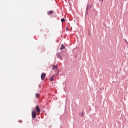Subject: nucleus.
<instances>
[{
  "mask_svg": "<svg viewBox=\"0 0 128 128\" xmlns=\"http://www.w3.org/2000/svg\"><path fill=\"white\" fill-rule=\"evenodd\" d=\"M50 82H53V80H54V78H53L52 77V78H50Z\"/></svg>",
  "mask_w": 128,
  "mask_h": 128,
  "instance_id": "obj_12",
  "label": "nucleus"
},
{
  "mask_svg": "<svg viewBox=\"0 0 128 128\" xmlns=\"http://www.w3.org/2000/svg\"><path fill=\"white\" fill-rule=\"evenodd\" d=\"M100 2V0H102V2H104V0H99Z\"/></svg>",
  "mask_w": 128,
  "mask_h": 128,
  "instance_id": "obj_15",
  "label": "nucleus"
},
{
  "mask_svg": "<svg viewBox=\"0 0 128 128\" xmlns=\"http://www.w3.org/2000/svg\"><path fill=\"white\" fill-rule=\"evenodd\" d=\"M46 73H42L41 74V80H44V78H46Z\"/></svg>",
  "mask_w": 128,
  "mask_h": 128,
  "instance_id": "obj_3",
  "label": "nucleus"
},
{
  "mask_svg": "<svg viewBox=\"0 0 128 128\" xmlns=\"http://www.w3.org/2000/svg\"><path fill=\"white\" fill-rule=\"evenodd\" d=\"M36 118V112L33 110L32 112V118L34 120Z\"/></svg>",
  "mask_w": 128,
  "mask_h": 128,
  "instance_id": "obj_1",
  "label": "nucleus"
},
{
  "mask_svg": "<svg viewBox=\"0 0 128 128\" xmlns=\"http://www.w3.org/2000/svg\"><path fill=\"white\" fill-rule=\"evenodd\" d=\"M54 76H53V78L54 77Z\"/></svg>",
  "mask_w": 128,
  "mask_h": 128,
  "instance_id": "obj_16",
  "label": "nucleus"
},
{
  "mask_svg": "<svg viewBox=\"0 0 128 128\" xmlns=\"http://www.w3.org/2000/svg\"><path fill=\"white\" fill-rule=\"evenodd\" d=\"M125 42H126V44H128V41L126 40H125Z\"/></svg>",
  "mask_w": 128,
  "mask_h": 128,
  "instance_id": "obj_14",
  "label": "nucleus"
},
{
  "mask_svg": "<svg viewBox=\"0 0 128 128\" xmlns=\"http://www.w3.org/2000/svg\"><path fill=\"white\" fill-rule=\"evenodd\" d=\"M90 8V6H87L86 8V14H88V9Z\"/></svg>",
  "mask_w": 128,
  "mask_h": 128,
  "instance_id": "obj_7",
  "label": "nucleus"
},
{
  "mask_svg": "<svg viewBox=\"0 0 128 128\" xmlns=\"http://www.w3.org/2000/svg\"><path fill=\"white\" fill-rule=\"evenodd\" d=\"M57 57L58 58H62V56H60V52H58L57 54Z\"/></svg>",
  "mask_w": 128,
  "mask_h": 128,
  "instance_id": "obj_8",
  "label": "nucleus"
},
{
  "mask_svg": "<svg viewBox=\"0 0 128 128\" xmlns=\"http://www.w3.org/2000/svg\"><path fill=\"white\" fill-rule=\"evenodd\" d=\"M66 48V46L64 44H61V48H60V50H64Z\"/></svg>",
  "mask_w": 128,
  "mask_h": 128,
  "instance_id": "obj_6",
  "label": "nucleus"
},
{
  "mask_svg": "<svg viewBox=\"0 0 128 128\" xmlns=\"http://www.w3.org/2000/svg\"><path fill=\"white\" fill-rule=\"evenodd\" d=\"M18 122L22 123V120H19Z\"/></svg>",
  "mask_w": 128,
  "mask_h": 128,
  "instance_id": "obj_13",
  "label": "nucleus"
},
{
  "mask_svg": "<svg viewBox=\"0 0 128 128\" xmlns=\"http://www.w3.org/2000/svg\"><path fill=\"white\" fill-rule=\"evenodd\" d=\"M61 22H66V20L64 18H62L61 19Z\"/></svg>",
  "mask_w": 128,
  "mask_h": 128,
  "instance_id": "obj_10",
  "label": "nucleus"
},
{
  "mask_svg": "<svg viewBox=\"0 0 128 128\" xmlns=\"http://www.w3.org/2000/svg\"><path fill=\"white\" fill-rule=\"evenodd\" d=\"M54 14V11L53 10H50L47 12V14L48 16H50V14Z\"/></svg>",
  "mask_w": 128,
  "mask_h": 128,
  "instance_id": "obj_5",
  "label": "nucleus"
},
{
  "mask_svg": "<svg viewBox=\"0 0 128 128\" xmlns=\"http://www.w3.org/2000/svg\"><path fill=\"white\" fill-rule=\"evenodd\" d=\"M53 70H58V65H54L52 67Z\"/></svg>",
  "mask_w": 128,
  "mask_h": 128,
  "instance_id": "obj_4",
  "label": "nucleus"
},
{
  "mask_svg": "<svg viewBox=\"0 0 128 128\" xmlns=\"http://www.w3.org/2000/svg\"><path fill=\"white\" fill-rule=\"evenodd\" d=\"M79 114L81 116H84V112H82V113L80 112Z\"/></svg>",
  "mask_w": 128,
  "mask_h": 128,
  "instance_id": "obj_11",
  "label": "nucleus"
},
{
  "mask_svg": "<svg viewBox=\"0 0 128 128\" xmlns=\"http://www.w3.org/2000/svg\"><path fill=\"white\" fill-rule=\"evenodd\" d=\"M36 98H38L40 97V94H38V93H36Z\"/></svg>",
  "mask_w": 128,
  "mask_h": 128,
  "instance_id": "obj_9",
  "label": "nucleus"
},
{
  "mask_svg": "<svg viewBox=\"0 0 128 128\" xmlns=\"http://www.w3.org/2000/svg\"><path fill=\"white\" fill-rule=\"evenodd\" d=\"M35 110H36V112H38V114H40V106H36Z\"/></svg>",
  "mask_w": 128,
  "mask_h": 128,
  "instance_id": "obj_2",
  "label": "nucleus"
}]
</instances>
